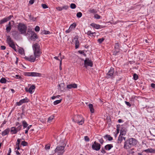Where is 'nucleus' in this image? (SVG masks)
<instances>
[{"label":"nucleus","mask_w":155,"mask_h":155,"mask_svg":"<svg viewBox=\"0 0 155 155\" xmlns=\"http://www.w3.org/2000/svg\"><path fill=\"white\" fill-rule=\"evenodd\" d=\"M33 53V54L31 55L29 57H25V59L31 62H34L35 61L38 60L40 56Z\"/></svg>","instance_id":"obj_1"},{"label":"nucleus","mask_w":155,"mask_h":155,"mask_svg":"<svg viewBox=\"0 0 155 155\" xmlns=\"http://www.w3.org/2000/svg\"><path fill=\"white\" fill-rule=\"evenodd\" d=\"M33 53L41 55L42 52L40 49V46L37 43H35L32 45Z\"/></svg>","instance_id":"obj_2"},{"label":"nucleus","mask_w":155,"mask_h":155,"mask_svg":"<svg viewBox=\"0 0 155 155\" xmlns=\"http://www.w3.org/2000/svg\"><path fill=\"white\" fill-rule=\"evenodd\" d=\"M27 27L25 25L19 23L18 26V29L21 34H24L26 33Z\"/></svg>","instance_id":"obj_3"},{"label":"nucleus","mask_w":155,"mask_h":155,"mask_svg":"<svg viewBox=\"0 0 155 155\" xmlns=\"http://www.w3.org/2000/svg\"><path fill=\"white\" fill-rule=\"evenodd\" d=\"M74 122L78 123L79 125H82L84 123V120L81 115H76L73 119Z\"/></svg>","instance_id":"obj_4"},{"label":"nucleus","mask_w":155,"mask_h":155,"mask_svg":"<svg viewBox=\"0 0 155 155\" xmlns=\"http://www.w3.org/2000/svg\"><path fill=\"white\" fill-rule=\"evenodd\" d=\"M64 146H58L55 149V152L57 153V155H62L64 152Z\"/></svg>","instance_id":"obj_5"},{"label":"nucleus","mask_w":155,"mask_h":155,"mask_svg":"<svg viewBox=\"0 0 155 155\" xmlns=\"http://www.w3.org/2000/svg\"><path fill=\"white\" fill-rule=\"evenodd\" d=\"M92 148L94 150H99L101 148V145L99 143L95 141L92 145Z\"/></svg>","instance_id":"obj_6"},{"label":"nucleus","mask_w":155,"mask_h":155,"mask_svg":"<svg viewBox=\"0 0 155 155\" xmlns=\"http://www.w3.org/2000/svg\"><path fill=\"white\" fill-rule=\"evenodd\" d=\"M29 101V99H28L27 97H26L25 98L20 100L19 102H16V104L18 106H20L22 104L25 103H28Z\"/></svg>","instance_id":"obj_7"},{"label":"nucleus","mask_w":155,"mask_h":155,"mask_svg":"<svg viewBox=\"0 0 155 155\" xmlns=\"http://www.w3.org/2000/svg\"><path fill=\"white\" fill-rule=\"evenodd\" d=\"M114 72V69L112 68H111L107 74V78H108L112 77Z\"/></svg>","instance_id":"obj_8"},{"label":"nucleus","mask_w":155,"mask_h":155,"mask_svg":"<svg viewBox=\"0 0 155 155\" xmlns=\"http://www.w3.org/2000/svg\"><path fill=\"white\" fill-rule=\"evenodd\" d=\"M84 67L87 68L88 66L92 67L93 66V63L91 60L88 59H85L84 61Z\"/></svg>","instance_id":"obj_9"},{"label":"nucleus","mask_w":155,"mask_h":155,"mask_svg":"<svg viewBox=\"0 0 155 155\" xmlns=\"http://www.w3.org/2000/svg\"><path fill=\"white\" fill-rule=\"evenodd\" d=\"M127 140L132 147L136 145L137 144V140L133 138H129Z\"/></svg>","instance_id":"obj_10"},{"label":"nucleus","mask_w":155,"mask_h":155,"mask_svg":"<svg viewBox=\"0 0 155 155\" xmlns=\"http://www.w3.org/2000/svg\"><path fill=\"white\" fill-rule=\"evenodd\" d=\"M13 17V16L12 15H11L8 17L5 18H3L0 21V24H3L5 22H6L10 20Z\"/></svg>","instance_id":"obj_11"},{"label":"nucleus","mask_w":155,"mask_h":155,"mask_svg":"<svg viewBox=\"0 0 155 155\" xmlns=\"http://www.w3.org/2000/svg\"><path fill=\"white\" fill-rule=\"evenodd\" d=\"M13 22V24H14V22L13 21H11L9 22L8 24L7 25H6V31L7 32L9 33L11 29H12V27H11V22Z\"/></svg>","instance_id":"obj_12"},{"label":"nucleus","mask_w":155,"mask_h":155,"mask_svg":"<svg viewBox=\"0 0 155 155\" xmlns=\"http://www.w3.org/2000/svg\"><path fill=\"white\" fill-rule=\"evenodd\" d=\"M35 85H31L30 88L28 89V88L26 87L25 88V90L27 92H28L30 94H32L33 93L32 90L35 89Z\"/></svg>","instance_id":"obj_13"},{"label":"nucleus","mask_w":155,"mask_h":155,"mask_svg":"<svg viewBox=\"0 0 155 155\" xmlns=\"http://www.w3.org/2000/svg\"><path fill=\"white\" fill-rule=\"evenodd\" d=\"M132 146L129 143L128 141L127 140L124 143V149L127 150L131 148Z\"/></svg>","instance_id":"obj_14"},{"label":"nucleus","mask_w":155,"mask_h":155,"mask_svg":"<svg viewBox=\"0 0 155 155\" xmlns=\"http://www.w3.org/2000/svg\"><path fill=\"white\" fill-rule=\"evenodd\" d=\"M120 135L122 136H124L126 134L127 130L124 127H120Z\"/></svg>","instance_id":"obj_15"},{"label":"nucleus","mask_w":155,"mask_h":155,"mask_svg":"<svg viewBox=\"0 0 155 155\" xmlns=\"http://www.w3.org/2000/svg\"><path fill=\"white\" fill-rule=\"evenodd\" d=\"M144 151L147 153H155V148H150L145 150Z\"/></svg>","instance_id":"obj_16"},{"label":"nucleus","mask_w":155,"mask_h":155,"mask_svg":"<svg viewBox=\"0 0 155 155\" xmlns=\"http://www.w3.org/2000/svg\"><path fill=\"white\" fill-rule=\"evenodd\" d=\"M64 83H61L58 85V89L61 91H63L64 90Z\"/></svg>","instance_id":"obj_17"},{"label":"nucleus","mask_w":155,"mask_h":155,"mask_svg":"<svg viewBox=\"0 0 155 155\" xmlns=\"http://www.w3.org/2000/svg\"><path fill=\"white\" fill-rule=\"evenodd\" d=\"M77 87V85L75 83L68 85L67 86V88L69 89L72 88H76Z\"/></svg>","instance_id":"obj_18"},{"label":"nucleus","mask_w":155,"mask_h":155,"mask_svg":"<svg viewBox=\"0 0 155 155\" xmlns=\"http://www.w3.org/2000/svg\"><path fill=\"white\" fill-rule=\"evenodd\" d=\"M123 140H126V137H122L121 136V135H120L118 137V140H117V143H120Z\"/></svg>","instance_id":"obj_19"},{"label":"nucleus","mask_w":155,"mask_h":155,"mask_svg":"<svg viewBox=\"0 0 155 155\" xmlns=\"http://www.w3.org/2000/svg\"><path fill=\"white\" fill-rule=\"evenodd\" d=\"M75 40V48L76 49H77L78 48L80 43L79 41L78 40V39L76 38H75L74 39Z\"/></svg>","instance_id":"obj_20"},{"label":"nucleus","mask_w":155,"mask_h":155,"mask_svg":"<svg viewBox=\"0 0 155 155\" xmlns=\"http://www.w3.org/2000/svg\"><path fill=\"white\" fill-rule=\"evenodd\" d=\"M90 25L93 28H95L96 29H98L99 28H101V25L94 23H92Z\"/></svg>","instance_id":"obj_21"},{"label":"nucleus","mask_w":155,"mask_h":155,"mask_svg":"<svg viewBox=\"0 0 155 155\" xmlns=\"http://www.w3.org/2000/svg\"><path fill=\"white\" fill-rule=\"evenodd\" d=\"M113 147V145L112 144H108L105 146V148L106 150H109Z\"/></svg>","instance_id":"obj_22"},{"label":"nucleus","mask_w":155,"mask_h":155,"mask_svg":"<svg viewBox=\"0 0 155 155\" xmlns=\"http://www.w3.org/2000/svg\"><path fill=\"white\" fill-rule=\"evenodd\" d=\"M9 132V129L7 128L2 132V136H5L8 134Z\"/></svg>","instance_id":"obj_23"},{"label":"nucleus","mask_w":155,"mask_h":155,"mask_svg":"<svg viewBox=\"0 0 155 155\" xmlns=\"http://www.w3.org/2000/svg\"><path fill=\"white\" fill-rule=\"evenodd\" d=\"M31 76L35 77V76H41V74L40 73L32 72H31Z\"/></svg>","instance_id":"obj_24"},{"label":"nucleus","mask_w":155,"mask_h":155,"mask_svg":"<svg viewBox=\"0 0 155 155\" xmlns=\"http://www.w3.org/2000/svg\"><path fill=\"white\" fill-rule=\"evenodd\" d=\"M7 41L8 44L13 42V41L12 39L10 36H7Z\"/></svg>","instance_id":"obj_25"},{"label":"nucleus","mask_w":155,"mask_h":155,"mask_svg":"<svg viewBox=\"0 0 155 155\" xmlns=\"http://www.w3.org/2000/svg\"><path fill=\"white\" fill-rule=\"evenodd\" d=\"M88 107L91 113H94V109L93 108V104H89L88 105Z\"/></svg>","instance_id":"obj_26"},{"label":"nucleus","mask_w":155,"mask_h":155,"mask_svg":"<svg viewBox=\"0 0 155 155\" xmlns=\"http://www.w3.org/2000/svg\"><path fill=\"white\" fill-rule=\"evenodd\" d=\"M31 38L33 40H35L37 38V35L34 32H33L32 35L31 36Z\"/></svg>","instance_id":"obj_27"},{"label":"nucleus","mask_w":155,"mask_h":155,"mask_svg":"<svg viewBox=\"0 0 155 155\" xmlns=\"http://www.w3.org/2000/svg\"><path fill=\"white\" fill-rule=\"evenodd\" d=\"M139 59L141 60H143L145 58V55L143 52H140L139 56Z\"/></svg>","instance_id":"obj_28"},{"label":"nucleus","mask_w":155,"mask_h":155,"mask_svg":"<svg viewBox=\"0 0 155 155\" xmlns=\"http://www.w3.org/2000/svg\"><path fill=\"white\" fill-rule=\"evenodd\" d=\"M8 45H9L10 47L12 48L15 51H17L16 47L14 43V42L9 44Z\"/></svg>","instance_id":"obj_29"},{"label":"nucleus","mask_w":155,"mask_h":155,"mask_svg":"<svg viewBox=\"0 0 155 155\" xmlns=\"http://www.w3.org/2000/svg\"><path fill=\"white\" fill-rule=\"evenodd\" d=\"M11 132L12 134H16L17 133V131L16 128L14 127H12L11 128Z\"/></svg>","instance_id":"obj_30"},{"label":"nucleus","mask_w":155,"mask_h":155,"mask_svg":"<svg viewBox=\"0 0 155 155\" xmlns=\"http://www.w3.org/2000/svg\"><path fill=\"white\" fill-rule=\"evenodd\" d=\"M104 138H107L109 141L112 140H113V138L111 137L110 135H106L104 137Z\"/></svg>","instance_id":"obj_31"},{"label":"nucleus","mask_w":155,"mask_h":155,"mask_svg":"<svg viewBox=\"0 0 155 155\" xmlns=\"http://www.w3.org/2000/svg\"><path fill=\"white\" fill-rule=\"evenodd\" d=\"M54 116H51L48 117V122L50 123H51L52 120L54 119Z\"/></svg>","instance_id":"obj_32"},{"label":"nucleus","mask_w":155,"mask_h":155,"mask_svg":"<svg viewBox=\"0 0 155 155\" xmlns=\"http://www.w3.org/2000/svg\"><path fill=\"white\" fill-rule=\"evenodd\" d=\"M76 26V24L75 23H73L70 25L69 28L70 29L72 30V29H74L75 28Z\"/></svg>","instance_id":"obj_33"},{"label":"nucleus","mask_w":155,"mask_h":155,"mask_svg":"<svg viewBox=\"0 0 155 155\" xmlns=\"http://www.w3.org/2000/svg\"><path fill=\"white\" fill-rule=\"evenodd\" d=\"M18 52L19 53L21 54H24V50L22 48H20L19 49Z\"/></svg>","instance_id":"obj_34"},{"label":"nucleus","mask_w":155,"mask_h":155,"mask_svg":"<svg viewBox=\"0 0 155 155\" xmlns=\"http://www.w3.org/2000/svg\"><path fill=\"white\" fill-rule=\"evenodd\" d=\"M6 81L7 80L4 78H2L0 80V82L2 83H5Z\"/></svg>","instance_id":"obj_35"},{"label":"nucleus","mask_w":155,"mask_h":155,"mask_svg":"<svg viewBox=\"0 0 155 155\" xmlns=\"http://www.w3.org/2000/svg\"><path fill=\"white\" fill-rule=\"evenodd\" d=\"M22 124L24 128L27 127L28 125V124H27V122L25 120L22 121Z\"/></svg>","instance_id":"obj_36"},{"label":"nucleus","mask_w":155,"mask_h":155,"mask_svg":"<svg viewBox=\"0 0 155 155\" xmlns=\"http://www.w3.org/2000/svg\"><path fill=\"white\" fill-rule=\"evenodd\" d=\"M88 12L90 13H95L96 11L94 9H90L88 10Z\"/></svg>","instance_id":"obj_37"},{"label":"nucleus","mask_w":155,"mask_h":155,"mask_svg":"<svg viewBox=\"0 0 155 155\" xmlns=\"http://www.w3.org/2000/svg\"><path fill=\"white\" fill-rule=\"evenodd\" d=\"M21 139H19V138L17 140V142L16 143V146L17 147L19 146L20 143V142L21 141Z\"/></svg>","instance_id":"obj_38"},{"label":"nucleus","mask_w":155,"mask_h":155,"mask_svg":"<svg viewBox=\"0 0 155 155\" xmlns=\"http://www.w3.org/2000/svg\"><path fill=\"white\" fill-rule=\"evenodd\" d=\"M61 101V99L56 100L54 102V105H56L60 103Z\"/></svg>","instance_id":"obj_39"},{"label":"nucleus","mask_w":155,"mask_h":155,"mask_svg":"<svg viewBox=\"0 0 155 155\" xmlns=\"http://www.w3.org/2000/svg\"><path fill=\"white\" fill-rule=\"evenodd\" d=\"M87 34L88 35L90 36H94V33L92 32L91 31H87Z\"/></svg>","instance_id":"obj_40"},{"label":"nucleus","mask_w":155,"mask_h":155,"mask_svg":"<svg viewBox=\"0 0 155 155\" xmlns=\"http://www.w3.org/2000/svg\"><path fill=\"white\" fill-rule=\"evenodd\" d=\"M27 143L25 141H22L21 143V145L23 146H26L27 145Z\"/></svg>","instance_id":"obj_41"},{"label":"nucleus","mask_w":155,"mask_h":155,"mask_svg":"<svg viewBox=\"0 0 155 155\" xmlns=\"http://www.w3.org/2000/svg\"><path fill=\"white\" fill-rule=\"evenodd\" d=\"M29 18L30 19L33 21H35L36 19V18H34L32 17L31 15H29Z\"/></svg>","instance_id":"obj_42"},{"label":"nucleus","mask_w":155,"mask_h":155,"mask_svg":"<svg viewBox=\"0 0 155 155\" xmlns=\"http://www.w3.org/2000/svg\"><path fill=\"white\" fill-rule=\"evenodd\" d=\"M104 40V38H99L98 39L97 41L99 43H101Z\"/></svg>","instance_id":"obj_43"},{"label":"nucleus","mask_w":155,"mask_h":155,"mask_svg":"<svg viewBox=\"0 0 155 155\" xmlns=\"http://www.w3.org/2000/svg\"><path fill=\"white\" fill-rule=\"evenodd\" d=\"M76 5L72 3L71 4L70 7L72 9H74L76 8Z\"/></svg>","instance_id":"obj_44"},{"label":"nucleus","mask_w":155,"mask_h":155,"mask_svg":"<svg viewBox=\"0 0 155 155\" xmlns=\"http://www.w3.org/2000/svg\"><path fill=\"white\" fill-rule=\"evenodd\" d=\"M82 15V13L80 12H78L77 14V17L80 18L81 17Z\"/></svg>","instance_id":"obj_45"},{"label":"nucleus","mask_w":155,"mask_h":155,"mask_svg":"<svg viewBox=\"0 0 155 155\" xmlns=\"http://www.w3.org/2000/svg\"><path fill=\"white\" fill-rule=\"evenodd\" d=\"M119 45L118 43H116L115 45V48L117 50H119Z\"/></svg>","instance_id":"obj_46"},{"label":"nucleus","mask_w":155,"mask_h":155,"mask_svg":"<svg viewBox=\"0 0 155 155\" xmlns=\"http://www.w3.org/2000/svg\"><path fill=\"white\" fill-rule=\"evenodd\" d=\"M62 10L63 9L67 10L68 9L69 7L68 5H64L61 7Z\"/></svg>","instance_id":"obj_47"},{"label":"nucleus","mask_w":155,"mask_h":155,"mask_svg":"<svg viewBox=\"0 0 155 155\" xmlns=\"http://www.w3.org/2000/svg\"><path fill=\"white\" fill-rule=\"evenodd\" d=\"M50 148V145L49 144H47L45 145V148L46 150H49Z\"/></svg>","instance_id":"obj_48"},{"label":"nucleus","mask_w":155,"mask_h":155,"mask_svg":"<svg viewBox=\"0 0 155 155\" xmlns=\"http://www.w3.org/2000/svg\"><path fill=\"white\" fill-rule=\"evenodd\" d=\"M94 17L95 18L97 19H99L101 18V16L98 15V14H96L94 15Z\"/></svg>","instance_id":"obj_49"},{"label":"nucleus","mask_w":155,"mask_h":155,"mask_svg":"<svg viewBox=\"0 0 155 155\" xmlns=\"http://www.w3.org/2000/svg\"><path fill=\"white\" fill-rule=\"evenodd\" d=\"M133 78L135 80H137L138 78V76L136 74H134L133 75Z\"/></svg>","instance_id":"obj_50"},{"label":"nucleus","mask_w":155,"mask_h":155,"mask_svg":"<svg viewBox=\"0 0 155 155\" xmlns=\"http://www.w3.org/2000/svg\"><path fill=\"white\" fill-rule=\"evenodd\" d=\"M40 28L38 26H36L35 29V31H39L40 30Z\"/></svg>","instance_id":"obj_51"},{"label":"nucleus","mask_w":155,"mask_h":155,"mask_svg":"<svg viewBox=\"0 0 155 155\" xmlns=\"http://www.w3.org/2000/svg\"><path fill=\"white\" fill-rule=\"evenodd\" d=\"M41 6L42 8L44 9H46L48 8V6L45 4H42Z\"/></svg>","instance_id":"obj_52"},{"label":"nucleus","mask_w":155,"mask_h":155,"mask_svg":"<svg viewBox=\"0 0 155 155\" xmlns=\"http://www.w3.org/2000/svg\"><path fill=\"white\" fill-rule=\"evenodd\" d=\"M22 127V125H20L16 128L17 131H19L21 130Z\"/></svg>","instance_id":"obj_53"},{"label":"nucleus","mask_w":155,"mask_h":155,"mask_svg":"<svg viewBox=\"0 0 155 155\" xmlns=\"http://www.w3.org/2000/svg\"><path fill=\"white\" fill-rule=\"evenodd\" d=\"M61 65H62V58H61V60H60V62L59 69L60 70H61L62 69V68L61 67Z\"/></svg>","instance_id":"obj_54"},{"label":"nucleus","mask_w":155,"mask_h":155,"mask_svg":"<svg viewBox=\"0 0 155 155\" xmlns=\"http://www.w3.org/2000/svg\"><path fill=\"white\" fill-rule=\"evenodd\" d=\"M56 8L57 10L59 11H61L62 10L61 7H56Z\"/></svg>","instance_id":"obj_55"},{"label":"nucleus","mask_w":155,"mask_h":155,"mask_svg":"<svg viewBox=\"0 0 155 155\" xmlns=\"http://www.w3.org/2000/svg\"><path fill=\"white\" fill-rule=\"evenodd\" d=\"M25 75L28 76H31V72H27L25 74Z\"/></svg>","instance_id":"obj_56"},{"label":"nucleus","mask_w":155,"mask_h":155,"mask_svg":"<svg viewBox=\"0 0 155 155\" xmlns=\"http://www.w3.org/2000/svg\"><path fill=\"white\" fill-rule=\"evenodd\" d=\"M84 140L86 141H89V139L87 136L84 137Z\"/></svg>","instance_id":"obj_57"},{"label":"nucleus","mask_w":155,"mask_h":155,"mask_svg":"<svg viewBox=\"0 0 155 155\" xmlns=\"http://www.w3.org/2000/svg\"><path fill=\"white\" fill-rule=\"evenodd\" d=\"M125 103L129 107H130L131 106V105L129 102L126 101H125Z\"/></svg>","instance_id":"obj_58"},{"label":"nucleus","mask_w":155,"mask_h":155,"mask_svg":"<svg viewBox=\"0 0 155 155\" xmlns=\"http://www.w3.org/2000/svg\"><path fill=\"white\" fill-rule=\"evenodd\" d=\"M99 141L100 143L102 144L103 143L104 141L102 138H101L99 140Z\"/></svg>","instance_id":"obj_59"},{"label":"nucleus","mask_w":155,"mask_h":155,"mask_svg":"<svg viewBox=\"0 0 155 155\" xmlns=\"http://www.w3.org/2000/svg\"><path fill=\"white\" fill-rule=\"evenodd\" d=\"M1 48L2 50H4L6 48V47L2 45L1 46Z\"/></svg>","instance_id":"obj_60"},{"label":"nucleus","mask_w":155,"mask_h":155,"mask_svg":"<svg viewBox=\"0 0 155 155\" xmlns=\"http://www.w3.org/2000/svg\"><path fill=\"white\" fill-rule=\"evenodd\" d=\"M78 52L81 54H83L84 55H86L84 53V52L83 51H78Z\"/></svg>","instance_id":"obj_61"},{"label":"nucleus","mask_w":155,"mask_h":155,"mask_svg":"<svg viewBox=\"0 0 155 155\" xmlns=\"http://www.w3.org/2000/svg\"><path fill=\"white\" fill-rule=\"evenodd\" d=\"M101 152L102 153H105L106 152L105 150L103 149H101Z\"/></svg>","instance_id":"obj_62"},{"label":"nucleus","mask_w":155,"mask_h":155,"mask_svg":"<svg viewBox=\"0 0 155 155\" xmlns=\"http://www.w3.org/2000/svg\"><path fill=\"white\" fill-rule=\"evenodd\" d=\"M49 33L50 32L48 31H45L44 33H43V34L45 35H47L49 34Z\"/></svg>","instance_id":"obj_63"},{"label":"nucleus","mask_w":155,"mask_h":155,"mask_svg":"<svg viewBox=\"0 0 155 155\" xmlns=\"http://www.w3.org/2000/svg\"><path fill=\"white\" fill-rule=\"evenodd\" d=\"M72 30L71 29H70V28H69L66 31H65V32L67 33H69Z\"/></svg>","instance_id":"obj_64"}]
</instances>
